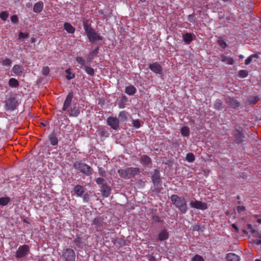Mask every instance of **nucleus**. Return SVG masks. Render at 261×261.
Here are the masks:
<instances>
[{"mask_svg": "<svg viewBox=\"0 0 261 261\" xmlns=\"http://www.w3.org/2000/svg\"><path fill=\"white\" fill-rule=\"evenodd\" d=\"M11 20L14 23H17L18 21L17 16L15 15H12L11 17Z\"/></svg>", "mask_w": 261, "mask_h": 261, "instance_id": "4d7b16f0", "label": "nucleus"}, {"mask_svg": "<svg viewBox=\"0 0 261 261\" xmlns=\"http://www.w3.org/2000/svg\"><path fill=\"white\" fill-rule=\"evenodd\" d=\"M251 56L252 57V58H258V57H259L258 54H256L252 55H251Z\"/></svg>", "mask_w": 261, "mask_h": 261, "instance_id": "338daca9", "label": "nucleus"}, {"mask_svg": "<svg viewBox=\"0 0 261 261\" xmlns=\"http://www.w3.org/2000/svg\"><path fill=\"white\" fill-rule=\"evenodd\" d=\"M237 210L238 213H241L242 212L245 211L246 208L244 206H238L237 207Z\"/></svg>", "mask_w": 261, "mask_h": 261, "instance_id": "6e6d98bb", "label": "nucleus"}, {"mask_svg": "<svg viewBox=\"0 0 261 261\" xmlns=\"http://www.w3.org/2000/svg\"><path fill=\"white\" fill-rule=\"evenodd\" d=\"M69 111L70 112V116L74 117L77 116L80 112V110L76 107H74L73 108H71Z\"/></svg>", "mask_w": 261, "mask_h": 261, "instance_id": "2f4dec72", "label": "nucleus"}, {"mask_svg": "<svg viewBox=\"0 0 261 261\" xmlns=\"http://www.w3.org/2000/svg\"><path fill=\"white\" fill-rule=\"evenodd\" d=\"M83 25L86 34L89 32L90 30H93V29L91 27L90 25L88 24L87 20L84 21Z\"/></svg>", "mask_w": 261, "mask_h": 261, "instance_id": "c9c22d12", "label": "nucleus"}, {"mask_svg": "<svg viewBox=\"0 0 261 261\" xmlns=\"http://www.w3.org/2000/svg\"><path fill=\"white\" fill-rule=\"evenodd\" d=\"M87 36L91 42H94L96 41L102 40V37L100 36L94 29L90 30L89 32L87 34Z\"/></svg>", "mask_w": 261, "mask_h": 261, "instance_id": "1a4fd4ad", "label": "nucleus"}, {"mask_svg": "<svg viewBox=\"0 0 261 261\" xmlns=\"http://www.w3.org/2000/svg\"><path fill=\"white\" fill-rule=\"evenodd\" d=\"M76 61L78 63L84 66L85 65L86 61L85 59L81 57H77L76 58Z\"/></svg>", "mask_w": 261, "mask_h": 261, "instance_id": "49530a36", "label": "nucleus"}, {"mask_svg": "<svg viewBox=\"0 0 261 261\" xmlns=\"http://www.w3.org/2000/svg\"><path fill=\"white\" fill-rule=\"evenodd\" d=\"M62 258L63 261H75V253L72 249H64L62 250Z\"/></svg>", "mask_w": 261, "mask_h": 261, "instance_id": "0eeeda50", "label": "nucleus"}, {"mask_svg": "<svg viewBox=\"0 0 261 261\" xmlns=\"http://www.w3.org/2000/svg\"><path fill=\"white\" fill-rule=\"evenodd\" d=\"M192 261H204L203 258L198 254L195 255L192 259Z\"/></svg>", "mask_w": 261, "mask_h": 261, "instance_id": "8fccbe9b", "label": "nucleus"}, {"mask_svg": "<svg viewBox=\"0 0 261 261\" xmlns=\"http://www.w3.org/2000/svg\"><path fill=\"white\" fill-rule=\"evenodd\" d=\"M188 20L189 21H190V22H193L194 21V20H193V15L192 14L191 15H189L188 16Z\"/></svg>", "mask_w": 261, "mask_h": 261, "instance_id": "e2e57ef3", "label": "nucleus"}, {"mask_svg": "<svg viewBox=\"0 0 261 261\" xmlns=\"http://www.w3.org/2000/svg\"><path fill=\"white\" fill-rule=\"evenodd\" d=\"M83 201L85 202L89 203L90 199V196L88 193H84L82 196Z\"/></svg>", "mask_w": 261, "mask_h": 261, "instance_id": "de8ad7c7", "label": "nucleus"}, {"mask_svg": "<svg viewBox=\"0 0 261 261\" xmlns=\"http://www.w3.org/2000/svg\"><path fill=\"white\" fill-rule=\"evenodd\" d=\"M149 69L157 74H160L162 72V67L158 63L155 62L149 65Z\"/></svg>", "mask_w": 261, "mask_h": 261, "instance_id": "2eb2a0df", "label": "nucleus"}, {"mask_svg": "<svg viewBox=\"0 0 261 261\" xmlns=\"http://www.w3.org/2000/svg\"><path fill=\"white\" fill-rule=\"evenodd\" d=\"M12 63V61L9 59H5L2 62V64L4 66H10Z\"/></svg>", "mask_w": 261, "mask_h": 261, "instance_id": "603ef678", "label": "nucleus"}, {"mask_svg": "<svg viewBox=\"0 0 261 261\" xmlns=\"http://www.w3.org/2000/svg\"><path fill=\"white\" fill-rule=\"evenodd\" d=\"M98 174L100 176L103 177H106L107 176V173L105 170L101 167L98 168Z\"/></svg>", "mask_w": 261, "mask_h": 261, "instance_id": "a18cd8bd", "label": "nucleus"}, {"mask_svg": "<svg viewBox=\"0 0 261 261\" xmlns=\"http://www.w3.org/2000/svg\"><path fill=\"white\" fill-rule=\"evenodd\" d=\"M138 184H140L142 186H144V182L142 180H140L139 181H138Z\"/></svg>", "mask_w": 261, "mask_h": 261, "instance_id": "774afa93", "label": "nucleus"}, {"mask_svg": "<svg viewBox=\"0 0 261 261\" xmlns=\"http://www.w3.org/2000/svg\"><path fill=\"white\" fill-rule=\"evenodd\" d=\"M73 166L75 169L80 171L86 176H90L93 172V169L90 166L81 161L75 162Z\"/></svg>", "mask_w": 261, "mask_h": 261, "instance_id": "20e7f679", "label": "nucleus"}, {"mask_svg": "<svg viewBox=\"0 0 261 261\" xmlns=\"http://www.w3.org/2000/svg\"><path fill=\"white\" fill-rule=\"evenodd\" d=\"M214 108L218 110L222 109V102L220 99H217L214 103Z\"/></svg>", "mask_w": 261, "mask_h": 261, "instance_id": "e433bc0d", "label": "nucleus"}, {"mask_svg": "<svg viewBox=\"0 0 261 261\" xmlns=\"http://www.w3.org/2000/svg\"><path fill=\"white\" fill-rule=\"evenodd\" d=\"M73 97V93L72 91L69 92L65 100L64 101L63 107L62 108L63 111H67L71 104V101Z\"/></svg>", "mask_w": 261, "mask_h": 261, "instance_id": "ddd939ff", "label": "nucleus"}, {"mask_svg": "<svg viewBox=\"0 0 261 261\" xmlns=\"http://www.w3.org/2000/svg\"><path fill=\"white\" fill-rule=\"evenodd\" d=\"M194 35L191 33H186L182 35V38L184 42L187 44H189L193 40Z\"/></svg>", "mask_w": 261, "mask_h": 261, "instance_id": "aec40b11", "label": "nucleus"}, {"mask_svg": "<svg viewBox=\"0 0 261 261\" xmlns=\"http://www.w3.org/2000/svg\"><path fill=\"white\" fill-rule=\"evenodd\" d=\"M30 251V246L28 245L20 246L15 253V257L17 259L25 257L29 255Z\"/></svg>", "mask_w": 261, "mask_h": 261, "instance_id": "6e6552de", "label": "nucleus"}, {"mask_svg": "<svg viewBox=\"0 0 261 261\" xmlns=\"http://www.w3.org/2000/svg\"><path fill=\"white\" fill-rule=\"evenodd\" d=\"M101 194L103 197H108L110 196L111 191V188L107 184L103 185L100 187Z\"/></svg>", "mask_w": 261, "mask_h": 261, "instance_id": "f3484780", "label": "nucleus"}, {"mask_svg": "<svg viewBox=\"0 0 261 261\" xmlns=\"http://www.w3.org/2000/svg\"><path fill=\"white\" fill-rule=\"evenodd\" d=\"M84 68L86 72L91 76H93L94 74V70L87 65H84Z\"/></svg>", "mask_w": 261, "mask_h": 261, "instance_id": "4c0bfd02", "label": "nucleus"}, {"mask_svg": "<svg viewBox=\"0 0 261 261\" xmlns=\"http://www.w3.org/2000/svg\"><path fill=\"white\" fill-rule=\"evenodd\" d=\"M254 242L257 245H260L261 244V240H256L254 241Z\"/></svg>", "mask_w": 261, "mask_h": 261, "instance_id": "69168bd1", "label": "nucleus"}, {"mask_svg": "<svg viewBox=\"0 0 261 261\" xmlns=\"http://www.w3.org/2000/svg\"><path fill=\"white\" fill-rule=\"evenodd\" d=\"M132 123L133 126L136 128H139L141 126V124L139 120H133Z\"/></svg>", "mask_w": 261, "mask_h": 261, "instance_id": "3c124183", "label": "nucleus"}, {"mask_svg": "<svg viewBox=\"0 0 261 261\" xmlns=\"http://www.w3.org/2000/svg\"><path fill=\"white\" fill-rule=\"evenodd\" d=\"M226 103L232 108H236L240 106V103L234 98L227 97L225 98Z\"/></svg>", "mask_w": 261, "mask_h": 261, "instance_id": "dca6fc26", "label": "nucleus"}, {"mask_svg": "<svg viewBox=\"0 0 261 261\" xmlns=\"http://www.w3.org/2000/svg\"><path fill=\"white\" fill-rule=\"evenodd\" d=\"M252 59L253 58H252V57L251 56H249V57H248L247 58V59L245 60V64L246 65L249 64L251 63V62L252 61Z\"/></svg>", "mask_w": 261, "mask_h": 261, "instance_id": "052dcab7", "label": "nucleus"}, {"mask_svg": "<svg viewBox=\"0 0 261 261\" xmlns=\"http://www.w3.org/2000/svg\"><path fill=\"white\" fill-rule=\"evenodd\" d=\"M93 224L95 226L97 231H101L104 229L103 219L100 217L95 218L93 221Z\"/></svg>", "mask_w": 261, "mask_h": 261, "instance_id": "f8f14e48", "label": "nucleus"}, {"mask_svg": "<svg viewBox=\"0 0 261 261\" xmlns=\"http://www.w3.org/2000/svg\"><path fill=\"white\" fill-rule=\"evenodd\" d=\"M128 116V112L126 111H121L119 113L118 118L120 121L124 122L127 120Z\"/></svg>", "mask_w": 261, "mask_h": 261, "instance_id": "c85d7f7f", "label": "nucleus"}, {"mask_svg": "<svg viewBox=\"0 0 261 261\" xmlns=\"http://www.w3.org/2000/svg\"><path fill=\"white\" fill-rule=\"evenodd\" d=\"M238 75L240 77H246L248 75V71L246 70H241L239 71Z\"/></svg>", "mask_w": 261, "mask_h": 261, "instance_id": "a19ab883", "label": "nucleus"}, {"mask_svg": "<svg viewBox=\"0 0 261 261\" xmlns=\"http://www.w3.org/2000/svg\"><path fill=\"white\" fill-rule=\"evenodd\" d=\"M151 218H152V221L155 223H156V222L162 223L163 222V220H161L158 216L155 215V214H153L152 215Z\"/></svg>", "mask_w": 261, "mask_h": 261, "instance_id": "c03bdc74", "label": "nucleus"}, {"mask_svg": "<svg viewBox=\"0 0 261 261\" xmlns=\"http://www.w3.org/2000/svg\"><path fill=\"white\" fill-rule=\"evenodd\" d=\"M259 100V98L257 97H254L253 99L250 101V103L252 105L255 104Z\"/></svg>", "mask_w": 261, "mask_h": 261, "instance_id": "13d9d810", "label": "nucleus"}, {"mask_svg": "<svg viewBox=\"0 0 261 261\" xmlns=\"http://www.w3.org/2000/svg\"><path fill=\"white\" fill-rule=\"evenodd\" d=\"M86 190L84 186L80 185H76L73 188L74 194L78 197H82L85 193Z\"/></svg>", "mask_w": 261, "mask_h": 261, "instance_id": "4468645a", "label": "nucleus"}, {"mask_svg": "<svg viewBox=\"0 0 261 261\" xmlns=\"http://www.w3.org/2000/svg\"><path fill=\"white\" fill-rule=\"evenodd\" d=\"M221 61L229 65H232L234 62V60L232 58L227 57L224 55L221 56Z\"/></svg>", "mask_w": 261, "mask_h": 261, "instance_id": "c756f323", "label": "nucleus"}, {"mask_svg": "<svg viewBox=\"0 0 261 261\" xmlns=\"http://www.w3.org/2000/svg\"><path fill=\"white\" fill-rule=\"evenodd\" d=\"M107 121L108 124L115 130H116L119 126V121L116 117H109Z\"/></svg>", "mask_w": 261, "mask_h": 261, "instance_id": "9b49d317", "label": "nucleus"}, {"mask_svg": "<svg viewBox=\"0 0 261 261\" xmlns=\"http://www.w3.org/2000/svg\"><path fill=\"white\" fill-rule=\"evenodd\" d=\"M127 101L128 99L127 97L125 95H123L120 98L118 103L119 108L123 109L125 108L126 103L127 102Z\"/></svg>", "mask_w": 261, "mask_h": 261, "instance_id": "cd10ccee", "label": "nucleus"}, {"mask_svg": "<svg viewBox=\"0 0 261 261\" xmlns=\"http://www.w3.org/2000/svg\"><path fill=\"white\" fill-rule=\"evenodd\" d=\"M49 141L52 145L55 146L58 144V140L55 134L53 133L49 137Z\"/></svg>", "mask_w": 261, "mask_h": 261, "instance_id": "7c9ffc66", "label": "nucleus"}, {"mask_svg": "<svg viewBox=\"0 0 261 261\" xmlns=\"http://www.w3.org/2000/svg\"><path fill=\"white\" fill-rule=\"evenodd\" d=\"M49 72V68L48 66H45L42 69V74L44 75H47Z\"/></svg>", "mask_w": 261, "mask_h": 261, "instance_id": "864d4df0", "label": "nucleus"}, {"mask_svg": "<svg viewBox=\"0 0 261 261\" xmlns=\"http://www.w3.org/2000/svg\"><path fill=\"white\" fill-rule=\"evenodd\" d=\"M195 159V156L192 153H188L186 155V160L189 162H193Z\"/></svg>", "mask_w": 261, "mask_h": 261, "instance_id": "ea45409f", "label": "nucleus"}, {"mask_svg": "<svg viewBox=\"0 0 261 261\" xmlns=\"http://www.w3.org/2000/svg\"><path fill=\"white\" fill-rule=\"evenodd\" d=\"M10 201V198L8 197H1L0 198V205L5 206L8 204Z\"/></svg>", "mask_w": 261, "mask_h": 261, "instance_id": "72a5a7b5", "label": "nucleus"}, {"mask_svg": "<svg viewBox=\"0 0 261 261\" xmlns=\"http://www.w3.org/2000/svg\"><path fill=\"white\" fill-rule=\"evenodd\" d=\"M232 135L233 141L237 144H241L245 141L244 129L241 127H235Z\"/></svg>", "mask_w": 261, "mask_h": 261, "instance_id": "39448f33", "label": "nucleus"}, {"mask_svg": "<svg viewBox=\"0 0 261 261\" xmlns=\"http://www.w3.org/2000/svg\"><path fill=\"white\" fill-rule=\"evenodd\" d=\"M226 259L227 261H239L240 257L233 253H229L226 254Z\"/></svg>", "mask_w": 261, "mask_h": 261, "instance_id": "412c9836", "label": "nucleus"}, {"mask_svg": "<svg viewBox=\"0 0 261 261\" xmlns=\"http://www.w3.org/2000/svg\"><path fill=\"white\" fill-rule=\"evenodd\" d=\"M140 163L143 165L148 167L152 164V161L148 155H143L141 156Z\"/></svg>", "mask_w": 261, "mask_h": 261, "instance_id": "a211bd4d", "label": "nucleus"}, {"mask_svg": "<svg viewBox=\"0 0 261 261\" xmlns=\"http://www.w3.org/2000/svg\"><path fill=\"white\" fill-rule=\"evenodd\" d=\"M19 37L20 38H26L28 37V34L20 32L19 34Z\"/></svg>", "mask_w": 261, "mask_h": 261, "instance_id": "bf43d9fd", "label": "nucleus"}, {"mask_svg": "<svg viewBox=\"0 0 261 261\" xmlns=\"http://www.w3.org/2000/svg\"><path fill=\"white\" fill-rule=\"evenodd\" d=\"M9 85L11 87H17L19 86L18 81L14 78H11L9 81Z\"/></svg>", "mask_w": 261, "mask_h": 261, "instance_id": "473e14b6", "label": "nucleus"}, {"mask_svg": "<svg viewBox=\"0 0 261 261\" xmlns=\"http://www.w3.org/2000/svg\"><path fill=\"white\" fill-rule=\"evenodd\" d=\"M140 172V169L138 167H128L125 169H121L118 171L119 176L123 179L130 178Z\"/></svg>", "mask_w": 261, "mask_h": 261, "instance_id": "7ed1b4c3", "label": "nucleus"}, {"mask_svg": "<svg viewBox=\"0 0 261 261\" xmlns=\"http://www.w3.org/2000/svg\"><path fill=\"white\" fill-rule=\"evenodd\" d=\"M64 29L68 33L73 34L75 32V29L73 26L68 22H65L64 24Z\"/></svg>", "mask_w": 261, "mask_h": 261, "instance_id": "bb28decb", "label": "nucleus"}, {"mask_svg": "<svg viewBox=\"0 0 261 261\" xmlns=\"http://www.w3.org/2000/svg\"><path fill=\"white\" fill-rule=\"evenodd\" d=\"M24 69L22 66L19 65H15L12 68L13 72L17 75H21L23 73Z\"/></svg>", "mask_w": 261, "mask_h": 261, "instance_id": "5701e85b", "label": "nucleus"}, {"mask_svg": "<svg viewBox=\"0 0 261 261\" xmlns=\"http://www.w3.org/2000/svg\"><path fill=\"white\" fill-rule=\"evenodd\" d=\"M181 134L184 137H188L190 135V129L187 126H184L181 129Z\"/></svg>", "mask_w": 261, "mask_h": 261, "instance_id": "f704fd0d", "label": "nucleus"}, {"mask_svg": "<svg viewBox=\"0 0 261 261\" xmlns=\"http://www.w3.org/2000/svg\"><path fill=\"white\" fill-rule=\"evenodd\" d=\"M98 132V134L102 137H108L109 135L108 132L104 129H99Z\"/></svg>", "mask_w": 261, "mask_h": 261, "instance_id": "58836bf2", "label": "nucleus"}, {"mask_svg": "<svg viewBox=\"0 0 261 261\" xmlns=\"http://www.w3.org/2000/svg\"><path fill=\"white\" fill-rule=\"evenodd\" d=\"M200 229V226L199 225H195L193 226V231H199Z\"/></svg>", "mask_w": 261, "mask_h": 261, "instance_id": "680f3d73", "label": "nucleus"}, {"mask_svg": "<svg viewBox=\"0 0 261 261\" xmlns=\"http://www.w3.org/2000/svg\"><path fill=\"white\" fill-rule=\"evenodd\" d=\"M137 91L136 88L134 86H129L125 87V92L128 95H133Z\"/></svg>", "mask_w": 261, "mask_h": 261, "instance_id": "a878e982", "label": "nucleus"}, {"mask_svg": "<svg viewBox=\"0 0 261 261\" xmlns=\"http://www.w3.org/2000/svg\"><path fill=\"white\" fill-rule=\"evenodd\" d=\"M169 232L166 229L162 230L158 234V240L160 241H164L169 238Z\"/></svg>", "mask_w": 261, "mask_h": 261, "instance_id": "6ab92c4d", "label": "nucleus"}, {"mask_svg": "<svg viewBox=\"0 0 261 261\" xmlns=\"http://www.w3.org/2000/svg\"><path fill=\"white\" fill-rule=\"evenodd\" d=\"M18 105L17 100L14 95L10 96L5 100V107L7 111H13L16 109Z\"/></svg>", "mask_w": 261, "mask_h": 261, "instance_id": "423d86ee", "label": "nucleus"}, {"mask_svg": "<svg viewBox=\"0 0 261 261\" xmlns=\"http://www.w3.org/2000/svg\"><path fill=\"white\" fill-rule=\"evenodd\" d=\"M66 72L67 73V75L66 76L67 80H71L74 77V74H71V72L70 71V69H66Z\"/></svg>", "mask_w": 261, "mask_h": 261, "instance_id": "09e8293b", "label": "nucleus"}, {"mask_svg": "<svg viewBox=\"0 0 261 261\" xmlns=\"http://www.w3.org/2000/svg\"><path fill=\"white\" fill-rule=\"evenodd\" d=\"M43 8V3L42 1H39L36 3L33 7V11L35 13H39L42 11Z\"/></svg>", "mask_w": 261, "mask_h": 261, "instance_id": "4be33fe9", "label": "nucleus"}, {"mask_svg": "<svg viewBox=\"0 0 261 261\" xmlns=\"http://www.w3.org/2000/svg\"><path fill=\"white\" fill-rule=\"evenodd\" d=\"M190 205L192 207L202 210H206L207 208L206 203L200 201L192 200L190 203Z\"/></svg>", "mask_w": 261, "mask_h": 261, "instance_id": "9d476101", "label": "nucleus"}, {"mask_svg": "<svg viewBox=\"0 0 261 261\" xmlns=\"http://www.w3.org/2000/svg\"><path fill=\"white\" fill-rule=\"evenodd\" d=\"M151 178L153 185L151 189V191L156 194L160 193L163 189L160 171L158 169H155Z\"/></svg>", "mask_w": 261, "mask_h": 261, "instance_id": "f03ea898", "label": "nucleus"}, {"mask_svg": "<svg viewBox=\"0 0 261 261\" xmlns=\"http://www.w3.org/2000/svg\"><path fill=\"white\" fill-rule=\"evenodd\" d=\"M98 50H99V47L97 46L94 50L91 51L89 53L88 56L87 58V61L88 62H91V61L93 59L94 56L98 54Z\"/></svg>", "mask_w": 261, "mask_h": 261, "instance_id": "b1692460", "label": "nucleus"}, {"mask_svg": "<svg viewBox=\"0 0 261 261\" xmlns=\"http://www.w3.org/2000/svg\"><path fill=\"white\" fill-rule=\"evenodd\" d=\"M74 243L75 245L80 249H83L84 246V243L82 240V238L79 236L76 237V238L73 240Z\"/></svg>", "mask_w": 261, "mask_h": 261, "instance_id": "393cba45", "label": "nucleus"}, {"mask_svg": "<svg viewBox=\"0 0 261 261\" xmlns=\"http://www.w3.org/2000/svg\"><path fill=\"white\" fill-rule=\"evenodd\" d=\"M231 226L232 228H233L237 232L238 231L239 228L235 224H232Z\"/></svg>", "mask_w": 261, "mask_h": 261, "instance_id": "0e129e2a", "label": "nucleus"}, {"mask_svg": "<svg viewBox=\"0 0 261 261\" xmlns=\"http://www.w3.org/2000/svg\"><path fill=\"white\" fill-rule=\"evenodd\" d=\"M9 16V13L7 11H3L0 13V18L3 20H6Z\"/></svg>", "mask_w": 261, "mask_h": 261, "instance_id": "79ce46f5", "label": "nucleus"}, {"mask_svg": "<svg viewBox=\"0 0 261 261\" xmlns=\"http://www.w3.org/2000/svg\"><path fill=\"white\" fill-rule=\"evenodd\" d=\"M170 200L181 214L187 213L188 207L187 201L184 197L173 194L170 197Z\"/></svg>", "mask_w": 261, "mask_h": 261, "instance_id": "f257e3e1", "label": "nucleus"}, {"mask_svg": "<svg viewBox=\"0 0 261 261\" xmlns=\"http://www.w3.org/2000/svg\"><path fill=\"white\" fill-rule=\"evenodd\" d=\"M95 181L97 185L101 186L107 184V182H106L105 179L102 177H98L96 178L95 179Z\"/></svg>", "mask_w": 261, "mask_h": 261, "instance_id": "37998d69", "label": "nucleus"}, {"mask_svg": "<svg viewBox=\"0 0 261 261\" xmlns=\"http://www.w3.org/2000/svg\"><path fill=\"white\" fill-rule=\"evenodd\" d=\"M218 42L219 45L220 46H221L222 48H225L226 47L227 44L224 40H219Z\"/></svg>", "mask_w": 261, "mask_h": 261, "instance_id": "5fc2aeb1", "label": "nucleus"}]
</instances>
